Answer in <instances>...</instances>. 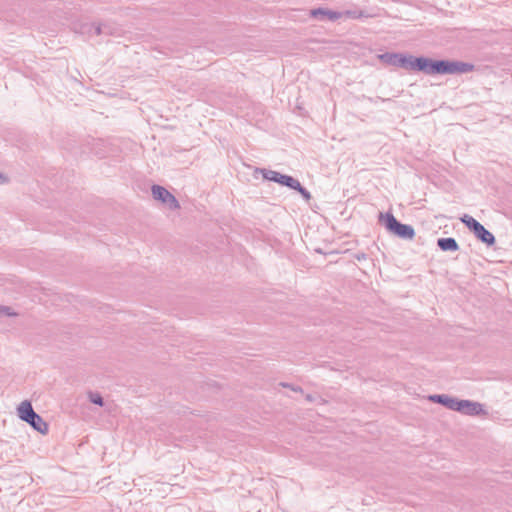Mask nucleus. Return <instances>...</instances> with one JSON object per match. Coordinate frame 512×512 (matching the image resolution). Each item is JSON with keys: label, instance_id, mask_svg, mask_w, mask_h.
Masks as SVG:
<instances>
[{"label": "nucleus", "instance_id": "2", "mask_svg": "<svg viewBox=\"0 0 512 512\" xmlns=\"http://www.w3.org/2000/svg\"><path fill=\"white\" fill-rule=\"evenodd\" d=\"M378 221L385 226L387 231L399 238L412 240L415 236V230L411 225L399 222L390 212H380Z\"/></svg>", "mask_w": 512, "mask_h": 512}, {"label": "nucleus", "instance_id": "17", "mask_svg": "<svg viewBox=\"0 0 512 512\" xmlns=\"http://www.w3.org/2000/svg\"><path fill=\"white\" fill-rule=\"evenodd\" d=\"M95 32H96V34H97V35H100V34H101V27H100L99 25H98V26H96V28H95Z\"/></svg>", "mask_w": 512, "mask_h": 512}, {"label": "nucleus", "instance_id": "12", "mask_svg": "<svg viewBox=\"0 0 512 512\" xmlns=\"http://www.w3.org/2000/svg\"><path fill=\"white\" fill-rule=\"evenodd\" d=\"M17 315L18 314L14 312L9 306L0 305V316L13 317Z\"/></svg>", "mask_w": 512, "mask_h": 512}, {"label": "nucleus", "instance_id": "15", "mask_svg": "<svg viewBox=\"0 0 512 512\" xmlns=\"http://www.w3.org/2000/svg\"><path fill=\"white\" fill-rule=\"evenodd\" d=\"M9 182V178L0 172V185L7 184Z\"/></svg>", "mask_w": 512, "mask_h": 512}, {"label": "nucleus", "instance_id": "10", "mask_svg": "<svg viewBox=\"0 0 512 512\" xmlns=\"http://www.w3.org/2000/svg\"><path fill=\"white\" fill-rule=\"evenodd\" d=\"M310 15L313 18H318L319 16H326L330 20H337L340 18L341 14L339 12H335L324 8H316L310 11Z\"/></svg>", "mask_w": 512, "mask_h": 512}, {"label": "nucleus", "instance_id": "7", "mask_svg": "<svg viewBox=\"0 0 512 512\" xmlns=\"http://www.w3.org/2000/svg\"><path fill=\"white\" fill-rule=\"evenodd\" d=\"M456 411L465 415L474 416L481 414L483 412V408L478 402L459 399Z\"/></svg>", "mask_w": 512, "mask_h": 512}, {"label": "nucleus", "instance_id": "14", "mask_svg": "<svg viewBox=\"0 0 512 512\" xmlns=\"http://www.w3.org/2000/svg\"><path fill=\"white\" fill-rule=\"evenodd\" d=\"M282 386L283 387H288V388L292 389L295 392H303L302 388L299 387V386L295 387V386H292V385L286 384V383H282Z\"/></svg>", "mask_w": 512, "mask_h": 512}, {"label": "nucleus", "instance_id": "1", "mask_svg": "<svg viewBox=\"0 0 512 512\" xmlns=\"http://www.w3.org/2000/svg\"><path fill=\"white\" fill-rule=\"evenodd\" d=\"M380 60L388 65L401 67L407 70L421 71L428 75L436 74H463L473 71L474 65L461 61L432 60L426 57H414L402 53H384L379 55Z\"/></svg>", "mask_w": 512, "mask_h": 512}, {"label": "nucleus", "instance_id": "8", "mask_svg": "<svg viewBox=\"0 0 512 512\" xmlns=\"http://www.w3.org/2000/svg\"><path fill=\"white\" fill-rule=\"evenodd\" d=\"M429 401L437 404H441L446 408L456 411L459 399L451 397L446 394H434L428 397Z\"/></svg>", "mask_w": 512, "mask_h": 512}, {"label": "nucleus", "instance_id": "13", "mask_svg": "<svg viewBox=\"0 0 512 512\" xmlns=\"http://www.w3.org/2000/svg\"><path fill=\"white\" fill-rule=\"evenodd\" d=\"M293 190L298 191L306 201H309L311 199L310 192L306 188H304L300 183L298 187L293 188Z\"/></svg>", "mask_w": 512, "mask_h": 512}, {"label": "nucleus", "instance_id": "4", "mask_svg": "<svg viewBox=\"0 0 512 512\" xmlns=\"http://www.w3.org/2000/svg\"><path fill=\"white\" fill-rule=\"evenodd\" d=\"M460 220L482 243H485L488 246L495 244L496 240L494 235L472 216L465 214Z\"/></svg>", "mask_w": 512, "mask_h": 512}, {"label": "nucleus", "instance_id": "6", "mask_svg": "<svg viewBox=\"0 0 512 512\" xmlns=\"http://www.w3.org/2000/svg\"><path fill=\"white\" fill-rule=\"evenodd\" d=\"M152 196L155 200L167 205L170 210L180 209L179 201L166 188L160 185H153L151 188Z\"/></svg>", "mask_w": 512, "mask_h": 512}, {"label": "nucleus", "instance_id": "16", "mask_svg": "<svg viewBox=\"0 0 512 512\" xmlns=\"http://www.w3.org/2000/svg\"><path fill=\"white\" fill-rule=\"evenodd\" d=\"M305 398H306V400H307L308 402H313V401H315V400H316V397H315V396H313V395H311V394H307V395L305 396Z\"/></svg>", "mask_w": 512, "mask_h": 512}, {"label": "nucleus", "instance_id": "11", "mask_svg": "<svg viewBox=\"0 0 512 512\" xmlns=\"http://www.w3.org/2000/svg\"><path fill=\"white\" fill-rule=\"evenodd\" d=\"M89 400L93 404H96V405H99V406H103L104 405L103 397L99 393H92V392H90L89 393Z\"/></svg>", "mask_w": 512, "mask_h": 512}, {"label": "nucleus", "instance_id": "5", "mask_svg": "<svg viewBox=\"0 0 512 512\" xmlns=\"http://www.w3.org/2000/svg\"><path fill=\"white\" fill-rule=\"evenodd\" d=\"M260 172L263 175V178L269 181L276 182L282 186H286L290 189L298 187L299 181L292 176L281 174L274 170L268 169H256V172Z\"/></svg>", "mask_w": 512, "mask_h": 512}, {"label": "nucleus", "instance_id": "3", "mask_svg": "<svg viewBox=\"0 0 512 512\" xmlns=\"http://www.w3.org/2000/svg\"><path fill=\"white\" fill-rule=\"evenodd\" d=\"M18 417L28 423L34 430L45 435L48 433V424L37 414L30 401L25 400L17 408Z\"/></svg>", "mask_w": 512, "mask_h": 512}, {"label": "nucleus", "instance_id": "9", "mask_svg": "<svg viewBox=\"0 0 512 512\" xmlns=\"http://www.w3.org/2000/svg\"><path fill=\"white\" fill-rule=\"evenodd\" d=\"M437 245L442 251L454 252V251L459 250V245H458L457 241L452 237L439 238L437 240Z\"/></svg>", "mask_w": 512, "mask_h": 512}]
</instances>
